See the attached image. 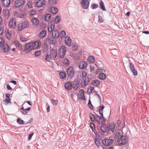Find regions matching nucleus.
<instances>
[{"instance_id":"obj_24","label":"nucleus","mask_w":149,"mask_h":149,"mask_svg":"<svg viewBox=\"0 0 149 149\" xmlns=\"http://www.w3.org/2000/svg\"><path fill=\"white\" fill-rule=\"evenodd\" d=\"M31 21L33 23V25L37 26L38 25L39 23V20L36 18H32Z\"/></svg>"},{"instance_id":"obj_14","label":"nucleus","mask_w":149,"mask_h":149,"mask_svg":"<svg viewBox=\"0 0 149 149\" xmlns=\"http://www.w3.org/2000/svg\"><path fill=\"white\" fill-rule=\"evenodd\" d=\"M130 67L131 71L136 76L137 74V72L135 69L134 65L131 63H130Z\"/></svg>"},{"instance_id":"obj_55","label":"nucleus","mask_w":149,"mask_h":149,"mask_svg":"<svg viewBox=\"0 0 149 149\" xmlns=\"http://www.w3.org/2000/svg\"><path fill=\"white\" fill-rule=\"evenodd\" d=\"M111 53L114 55H116L117 54V51L116 49H113Z\"/></svg>"},{"instance_id":"obj_5","label":"nucleus","mask_w":149,"mask_h":149,"mask_svg":"<svg viewBox=\"0 0 149 149\" xmlns=\"http://www.w3.org/2000/svg\"><path fill=\"white\" fill-rule=\"evenodd\" d=\"M66 51V47L64 46H62L60 48L58 52L59 57L63 58L65 56Z\"/></svg>"},{"instance_id":"obj_30","label":"nucleus","mask_w":149,"mask_h":149,"mask_svg":"<svg viewBox=\"0 0 149 149\" xmlns=\"http://www.w3.org/2000/svg\"><path fill=\"white\" fill-rule=\"evenodd\" d=\"M101 130L103 132H108L107 127V126L105 125H102L100 128Z\"/></svg>"},{"instance_id":"obj_49","label":"nucleus","mask_w":149,"mask_h":149,"mask_svg":"<svg viewBox=\"0 0 149 149\" xmlns=\"http://www.w3.org/2000/svg\"><path fill=\"white\" fill-rule=\"evenodd\" d=\"M5 43L4 40L2 38L0 37V47H1Z\"/></svg>"},{"instance_id":"obj_38","label":"nucleus","mask_w":149,"mask_h":149,"mask_svg":"<svg viewBox=\"0 0 149 149\" xmlns=\"http://www.w3.org/2000/svg\"><path fill=\"white\" fill-rule=\"evenodd\" d=\"M10 98H6L3 101V103L5 105H7L8 103H10Z\"/></svg>"},{"instance_id":"obj_40","label":"nucleus","mask_w":149,"mask_h":149,"mask_svg":"<svg viewBox=\"0 0 149 149\" xmlns=\"http://www.w3.org/2000/svg\"><path fill=\"white\" fill-rule=\"evenodd\" d=\"M36 11L35 10H33L30 11L29 15L31 17H32L36 15Z\"/></svg>"},{"instance_id":"obj_36","label":"nucleus","mask_w":149,"mask_h":149,"mask_svg":"<svg viewBox=\"0 0 149 149\" xmlns=\"http://www.w3.org/2000/svg\"><path fill=\"white\" fill-rule=\"evenodd\" d=\"M91 84L92 85L97 86L98 85H99L100 82L98 80H95L92 81Z\"/></svg>"},{"instance_id":"obj_34","label":"nucleus","mask_w":149,"mask_h":149,"mask_svg":"<svg viewBox=\"0 0 149 149\" xmlns=\"http://www.w3.org/2000/svg\"><path fill=\"white\" fill-rule=\"evenodd\" d=\"M45 20L46 21L48 22L51 19V15L49 13L45 15Z\"/></svg>"},{"instance_id":"obj_35","label":"nucleus","mask_w":149,"mask_h":149,"mask_svg":"<svg viewBox=\"0 0 149 149\" xmlns=\"http://www.w3.org/2000/svg\"><path fill=\"white\" fill-rule=\"evenodd\" d=\"M59 75L61 78L64 79L66 77V73L63 71H61L59 73Z\"/></svg>"},{"instance_id":"obj_9","label":"nucleus","mask_w":149,"mask_h":149,"mask_svg":"<svg viewBox=\"0 0 149 149\" xmlns=\"http://www.w3.org/2000/svg\"><path fill=\"white\" fill-rule=\"evenodd\" d=\"M81 3L84 9H86L88 8L89 3L87 0H81Z\"/></svg>"},{"instance_id":"obj_56","label":"nucleus","mask_w":149,"mask_h":149,"mask_svg":"<svg viewBox=\"0 0 149 149\" xmlns=\"http://www.w3.org/2000/svg\"><path fill=\"white\" fill-rule=\"evenodd\" d=\"M5 15L7 16H8L10 15V11L8 10H6L4 11Z\"/></svg>"},{"instance_id":"obj_19","label":"nucleus","mask_w":149,"mask_h":149,"mask_svg":"<svg viewBox=\"0 0 149 149\" xmlns=\"http://www.w3.org/2000/svg\"><path fill=\"white\" fill-rule=\"evenodd\" d=\"M87 63L85 61H81L80 63L79 66V68L81 69L85 68L87 67Z\"/></svg>"},{"instance_id":"obj_57","label":"nucleus","mask_w":149,"mask_h":149,"mask_svg":"<svg viewBox=\"0 0 149 149\" xmlns=\"http://www.w3.org/2000/svg\"><path fill=\"white\" fill-rule=\"evenodd\" d=\"M17 123H19L23 124L24 123V121L22 120H21L20 118H18L17 119Z\"/></svg>"},{"instance_id":"obj_61","label":"nucleus","mask_w":149,"mask_h":149,"mask_svg":"<svg viewBox=\"0 0 149 149\" xmlns=\"http://www.w3.org/2000/svg\"><path fill=\"white\" fill-rule=\"evenodd\" d=\"M87 75L86 72L85 71H82V76L83 77H85Z\"/></svg>"},{"instance_id":"obj_45","label":"nucleus","mask_w":149,"mask_h":149,"mask_svg":"<svg viewBox=\"0 0 149 149\" xmlns=\"http://www.w3.org/2000/svg\"><path fill=\"white\" fill-rule=\"evenodd\" d=\"M106 75L103 73H101L99 75V78L102 79H104L105 78Z\"/></svg>"},{"instance_id":"obj_2","label":"nucleus","mask_w":149,"mask_h":149,"mask_svg":"<svg viewBox=\"0 0 149 149\" xmlns=\"http://www.w3.org/2000/svg\"><path fill=\"white\" fill-rule=\"evenodd\" d=\"M128 139L127 137L125 136H122L118 140V143L120 145H124L127 142Z\"/></svg>"},{"instance_id":"obj_50","label":"nucleus","mask_w":149,"mask_h":149,"mask_svg":"<svg viewBox=\"0 0 149 149\" xmlns=\"http://www.w3.org/2000/svg\"><path fill=\"white\" fill-rule=\"evenodd\" d=\"M51 100L53 104L54 105H56L58 103V101L57 100H55L53 99H51Z\"/></svg>"},{"instance_id":"obj_43","label":"nucleus","mask_w":149,"mask_h":149,"mask_svg":"<svg viewBox=\"0 0 149 149\" xmlns=\"http://www.w3.org/2000/svg\"><path fill=\"white\" fill-rule=\"evenodd\" d=\"M14 45L15 46H16L17 47H18V48H20L22 47V45H21L20 43L17 41H15L14 42Z\"/></svg>"},{"instance_id":"obj_48","label":"nucleus","mask_w":149,"mask_h":149,"mask_svg":"<svg viewBox=\"0 0 149 149\" xmlns=\"http://www.w3.org/2000/svg\"><path fill=\"white\" fill-rule=\"evenodd\" d=\"M55 22L56 24L58 23L60 21V17L59 16H57L54 19Z\"/></svg>"},{"instance_id":"obj_31","label":"nucleus","mask_w":149,"mask_h":149,"mask_svg":"<svg viewBox=\"0 0 149 149\" xmlns=\"http://www.w3.org/2000/svg\"><path fill=\"white\" fill-rule=\"evenodd\" d=\"M99 5L101 9L104 11L106 10V9L105 8L103 2L102 1H101L99 3Z\"/></svg>"},{"instance_id":"obj_39","label":"nucleus","mask_w":149,"mask_h":149,"mask_svg":"<svg viewBox=\"0 0 149 149\" xmlns=\"http://www.w3.org/2000/svg\"><path fill=\"white\" fill-rule=\"evenodd\" d=\"M51 58V55H49L47 54L45 56V60L48 61H49Z\"/></svg>"},{"instance_id":"obj_54","label":"nucleus","mask_w":149,"mask_h":149,"mask_svg":"<svg viewBox=\"0 0 149 149\" xmlns=\"http://www.w3.org/2000/svg\"><path fill=\"white\" fill-rule=\"evenodd\" d=\"M99 19H98V22L100 23H102L104 21V19H103L102 17L100 16H98Z\"/></svg>"},{"instance_id":"obj_63","label":"nucleus","mask_w":149,"mask_h":149,"mask_svg":"<svg viewBox=\"0 0 149 149\" xmlns=\"http://www.w3.org/2000/svg\"><path fill=\"white\" fill-rule=\"evenodd\" d=\"M78 48V46L77 45H74L72 46V48L74 50H76Z\"/></svg>"},{"instance_id":"obj_47","label":"nucleus","mask_w":149,"mask_h":149,"mask_svg":"<svg viewBox=\"0 0 149 149\" xmlns=\"http://www.w3.org/2000/svg\"><path fill=\"white\" fill-rule=\"evenodd\" d=\"M60 36L61 38L65 37L66 36L65 31H62L61 32Z\"/></svg>"},{"instance_id":"obj_32","label":"nucleus","mask_w":149,"mask_h":149,"mask_svg":"<svg viewBox=\"0 0 149 149\" xmlns=\"http://www.w3.org/2000/svg\"><path fill=\"white\" fill-rule=\"evenodd\" d=\"M104 108V107L102 105L100 106L99 107V113L101 115V116L102 117H103V110Z\"/></svg>"},{"instance_id":"obj_16","label":"nucleus","mask_w":149,"mask_h":149,"mask_svg":"<svg viewBox=\"0 0 149 149\" xmlns=\"http://www.w3.org/2000/svg\"><path fill=\"white\" fill-rule=\"evenodd\" d=\"M10 0H2L1 4L3 7H7L10 4Z\"/></svg>"},{"instance_id":"obj_58","label":"nucleus","mask_w":149,"mask_h":149,"mask_svg":"<svg viewBox=\"0 0 149 149\" xmlns=\"http://www.w3.org/2000/svg\"><path fill=\"white\" fill-rule=\"evenodd\" d=\"M20 40L23 42L27 40L26 38L23 36H21L20 37Z\"/></svg>"},{"instance_id":"obj_59","label":"nucleus","mask_w":149,"mask_h":149,"mask_svg":"<svg viewBox=\"0 0 149 149\" xmlns=\"http://www.w3.org/2000/svg\"><path fill=\"white\" fill-rule=\"evenodd\" d=\"M79 86V85L78 84H75L73 85V88L74 90L77 89Z\"/></svg>"},{"instance_id":"obj_11","label":"nucleus","mask_w":149,"mask_h":149,"mask_svg":"<svg viewBox=\"0 0 149 149\" xmlns=\"http://www.w3.org/2000/svg\"><path fill=\"white\" fill-rule=\"evenodd\" d=\"M84 92L83 90H80L79 91L77 95V97L79 99L83 100H85V97L84 96Z\"/></svg>"},{"instance_id":"obj_4","label":"nucleus","mask_w":149,"mask_h":149,"mask_svg":"<svg viewBox=\"0 0 149 149\" xmlns=\"http://www.w3.org/2000/svg\"><path fill=\"white\" fill-rule=\"evenodd\" d=\"M116 127V124L114 123H110L107 126L108 132L109 133H113Z\"/></svg>"},{"instance_id":"obj_64","label":"nucleus","mask_w":149,"mask_h":149,"mask_svg":"<svg viewBox=\"0 0 149 149\" xmlns=\"http://www.w3.org/2000/svg\"><path fill=\"white\" fill-rule=\"evenodd\" d=\"M6 87L7 89L8 90H11L12 89V88L10 87V85L8 84L6 85Z\"/></svg>"},{"instance_id":"obj_46","label":"nucleus","mask_w":149,"mask_h":149,"mask_svg":"<svg viewBox=\"0 0 149 149\" xmlns=\"http://www.w3.org/2000/svg\"><path fill=\"white\" fill-rule=\"evenodd\" d=\"M27 5L29 8H31L33 7V3L31 1H29L27 3Z\"/></svg>"},{"instance_id":"obj_62","label":"nucleus","mask_w":149,"mask_h":149,"mask_svg":"<svg viewBox=\"0 0 149 149\" xmlns=\"http://www.w3.org/2000/svg\"><path fill=\"white\" fill-rule=\"evenodd\" d=\"M34 133H31L30 134H29L28 137V139L30 140L31 139L32 136L33 135Z\"/></svg>"},{"instance_id":"obj_41","label":"nucleus","mask_w":149,"mask_h":149,"mask_svg":"<svg viewBox=\"0 0 149 149\" xmlns=\"http://www.w3.org/2000/svg\"><path fill=\"white\" fill-rule=\"evenodd\" d=\"M89 116L90 119L92 121H94L95 120V117L93 113H90L89 114Z\"/></svg>"},{"instance_id":"obj_42","label":"nucleus","mask_w":149,"mask_h":149,"mask_svg":"<svg viewBox=\"0 0 149 149\" xmlns=\"http://www.w3.org/2000/svg\"><path fill=\"white\" fill-rule=\"evenodd\" d=\"M95 143L97 147H99L100 146V142L96 139H95Z\"/></svg>"},{"instance_id":"obj_60","label":"nucleus","mask_w":149,"mask_h":149,"mask_svg":"<svg viewBox=\"0 0 149 149\" xmlns=\"http://www.w3.org/2000/svg\"><path fill=\"white\" fill-rule=\"evenodd\" d=\"M90 126L93 130V129H94L95 128V125L93 123H90Z\"/></svg>"},{"instance_id":"obj_20","label":"nucleus","mask_w":149,"mask_h":149,"mask_svg":"<svg viewBox=\"0 0 149 149\" xmlns=\"http://www.w3.org/2000/svg\"><path fill=\"white\" fill-rule=\"evenodd\" d=\"M123 134L122 131L120 129H118L116 132L115 136V139H118L120 136H122Z\"/></svg>"},{"instance_id":"obj_17","label":"nucleus","mask_w":149,"mask_h":149,"mask_svg":"<svg viewBox=\"0 0 149 149\" xmlns=\"http://www.w3.org/2000/svg\"><path fill=\"white\" fill-rule=\"evenodd\" d=\"M45 3L44 0H38L36 3V5L37 7H40L42 6Z\"/></svg>"},{"instance_id":"obj_13","label":"nucleus","mask_w":149,"mask_h":149,"mask_svg":"<svg viewBox=\"0 0 149 149\" xmlns=\"http://www.w3.org/2000/svg\"><path fill=\"white\" fill-rule=\"evenodd\" d=\"M1 47L2 48L3 52L5 53L8 52L10 50L9 47L6 42H5Z\"/></svg>"},{"instance_id":"obj_27","label":"nucleus","mask_w":149,"mask_h":149,"mask_svg":"<svg viewBox=\"0 0 149 149\" xmlns=\"http://www.w3.org/2000/svg\"><path fill=\"white\" fill-rule=\"evenodd\" d=\"M50 55L52 58H55L57 56V52L56 50H52L50 52Z\"/></svg>"},{"instance_id":"obj_7","label":"nucleus","mask_w":149,"mask_h":149,"mask_svg":"<svg viewBox=\"0 0 149 149\" xmlns=\"http://www.w3.org/2000/svg\"><path fill=\"white\" fill-rule=\"evenodd\" d=\"M75 70L74 68L72 67H70L67 70V73L68 75L70 77H72L74 75Z\"/></svg>"},{"instance_id":"obj_26","label":"nucleus","mask_w":149,"mask_h":149,"mask_svg":"<svg viewBox=\"0 0 149 149\" xmlns=\"http://www.w3.org/2000/svg\"><path fill=\"white\" fill-rule=\"evenodd\" d=\"M49 11L50 12L52 13L55 14L58 12V9L56 8L52 7L50 8Z\"/></svg>"},{"instance_id":"obj_12","label":"nucleus","mask_w":149,"mask_h":149,"mask_svg":"<svg viewBox=\"0 0 149 149\" xmlns=\"http://www.w3.org/2000/svg\"><path fill=\"white\" fill-rule=\"evenodd\" d=\"M55 22L54 21H51L48 26V31L49 32H51L54 30Z\"/></svg>"},{"instance_id":"obj_22","label":"nucleus","mask_w":149,"mask_h":149,"mask_svg":"<svg viewBox=\"0 0 149 149\" xmlns=\"http://www.w3.org/2000/svg\"><path fill=\"white\" fill-rule=\"evenodd\" d=\"M30 109L31 107H28V108H25L24 109V107H22L20 109V111L23 114H26L27 113L26 111H29L30 110Z\"/></svg>"},{"instance_id":"obj_6","label":"nucleus","mask_w":149,"mask_h":149,"mask_svg":"<svg viewBox=\"0 0 149 149\" xmlns=\"http://www.w3.org/2000/svg\"><path fill=\"white\" fill-rule=\"evenodd\" d=\"M114 140L110 139L105 138L102 141L103 144L105 146L111 145L113 143Z\"/></svg>"},{"instance_id":"obj_37","label":"nucleus","mask_w":149,"mask_h":149,"mask_svg":"<svg viewBox=\"0 0 149 149\" xmlns=\"http://www.w3.org/2000/svg\"><path fill=\"white\" fill-rule=\"evenodd\" d=\"M95 61V58L93 56H90L88 59V61L91 63H93Z\"/></svg>"},{"instance_id":"obj_18","label":"nucleus","mask_w":149,"mask_h":149,"mask_svg":"<svg viewBox=\"0 0 149 149\" xmlns=\"http://www.w3.org/2000/svg\"><path fill=\"white\" fill-rule=\"evenodd\" d=\"M59 35V33L57 30L54 29L52 32V35L55 38H57Z\"/></svg>"},{"instance_id":"obj_8","label":"nucleus","mask_w":149,"mask_h":149,"mask_svg":"<svg viewBox=\"0 0 149 149\" xmlns=\"http://www.w3.org/2000/svg\"><path fill=\"white\" fill-rule=\"evenodd\" d=\"M24 0H16L14 4V6L16 8H18L22 6L24 3Z\"/></svg>"},{"instance_id":"obj_53","label":"nucleus","mask_w":149,"mask_h":149,"mask_svg":"<svg viewBox=\"0 0 149 149\" xmlns=\"http://www.w3.org/2000/svg\"><path fill=\"white\" fill-rule=\"evenodd\" d=\"M41 54V51L40 50L36 51L35 53V54L36 56H39Z\"/></svg>"},{"instance_id":"obj_33","label":"nucleus","mask_w":149,"mask_h":149,"mask_svg":"<svg viewBox=\"0 0 149 149\" xmlns=\"http://www.w3.org/2000/svg\"><path fill=\"white\" fill-rule=\"evenodd\" d=\"M6 36L8 39L10 40L11 38V33L8 30L6 31Z\"/></svg>"},{"instance_id":"obj_52","label":"nucleus","mask_w":149,"mask_h":149,"mask_svg":"<svg viewBox=\"0 0 149 149\" xmlns=\"http://www.w3.org/2000/svg\"><path fill=\"white\" fill-rule=\"evenodd\" d=\"M95 69V67L93 65H90V71L91 72L94 71Z\"/></svg>"},{"instance_id":"obj_28","label":"nucleus","mask_w":149,"mask_h":149,"mask_svg":"<svg viewBox=\"0 0 149 149\" xmlns=\"http://www.w3.org/2000/svg\"><path fill=\"white\" fill-rule=\"evenodd\" d=\"M46 31L45 30H43L41 31L40 34L39 35V37L40 38H44L46 35Z\"/></svg>"},{"instance_id":"obj_21","label":"nucleus","mask_w":149,"mask_h":149,"mask_svg":"<svg viewBox=\"0 0 149 149\" xmlns=\"http://www.w3.org/2000/svg\"><path fill=\"white\" fill-rule=\"evenodd\" d=\"M65 87L67 90H69L72 89V85L70 82H68L65 85Z\"/></svg>"},{"instance_id":"obj_29","label":"nucleus","mask_w":149,"mask_h":149,"mask_svg":"<svg viewBox=\"0 0 149 149\" xmlns=\"http://www.w3.org/2000/svg\"><path fill=\"white\" fill-rule=\"evenodd\" d=\"M103 117H101L99 116H97L96 118V120L100 124L104 122V120L102 118Z\"/></svg>"},{"instance_id":"obj_3","label":"nucleus","mask_w":149,"mask_h":149,"mask_svg":"<svg viewBox=\"0 0 149 149\" xmlns=\"http://www.w3.org/2000/svg\"><path fill=\"white\" fill-rule=\"evenodd\" d=\"M29 25V24L28 22L26 21L22 22L18 25L17 30L19 31H21L28 27Z\"/></svg>"},{"instance_id":"obj_25","label":"nucleus","mask_w":149,"mask_h":149,"mask_svg":"<svg viewBox=\"0 0 149 149\" xmlns=\"http://www.w3.org/2000/svg\"><path fill=\"white\" fill-rule=\"evenodd\" d=\"M95 88L93 86H90L87 90V93L88 94H90L91 93H95Z\"/></svg>"},{"instance_id":"obj_23","label":"nucleus","mask_w":149,"mask_h":149,"mask_svg":"<svg viewBox=\"0 0 149 149\" xmlns=\"http://www.w3.org/2000/svg\"><path fill=\"white\" fill-rule=\"evenodd\" d=\"M65 43L68 46H70L71 44L72 41L68 36L65 37Z\"/></svg>"},{"instance_id":"obj_15","label":"nucleus","mask_w":149,"mask_h":149,"mask_svg":"<svg viewBox=\"0 0 149 149\" xmlns=\"http://www.w3.org/2000/svg\"><path fill=\"white\" fill-rule=\"evenodd\" d=\"M9 25L11 28L13 29L16 26V21L15 19L13 18L10 21Z\"/></svg>"},{"instance_id":"obj_10","label":"nucleus","mask_w":149,"mask_h":149,"mask_svg":"<svg viewBox=\"0 0 149 149\" xmlns=\"http://www.w3.org/2000/svg\"><path fill=\"white\" fill-rule=\"evenodd\" d=\"M90 79L88 77H86L82 80L80 84V86L82 87H84L87 85L89 83Z\"/></svg>"},{"instance_id":"obj_44","label":"nucleus","mask_w":149,"mask_h":149,"mask_svg":"<svg viewBox=\"0 0 149 149\" xmlns=\"http://www.w3.org/2000/svg\"><path fill=\"white\" fill-rule=\"evenodd\" d=\"M63 63L66 66H68L69 64V62L68 60L66 58H65L64 59Z\"/></svg>"},{"instance_id":"obj_1","label":"nucleus","mask_w":149,"mask_h":149,"mask_svg":"<svg viewBox=\"0 0 149 149\" xmlns=\"http://www.w3.org/2000/svg\"><path fill=\"white\" fill-rule=\"evenodd\" d=\"M41 42L39 40H37L34 42H31L27 43L25 46L24 51L27 53L33 49H38L40 46Z\"/></svg>"},{"instance_id":"obj_51","label":"nucleus","mask_w":149,"mask_h":149,"mask_svg":"<svg viewBox=\"0 0 149 149\" xmlns=\"http://www.w3.org/2000/svg\"><path fill=\"white\" fill-rule=\"evenodd\" d=\"M93 9H94L97 8L98 7V5L97 4H92L91 6Z\"/></svg>"}]
</instances>
